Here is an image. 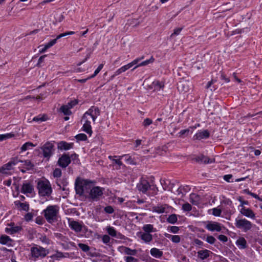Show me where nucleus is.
I'll list each match as a JSON object with an SVG mask.
<instances>
[{
	"label": "nucleus",
	"instance_id": "obj_1",
	"mask_svg": "<svg viewBox=\"0 0 262 262\" xmlns=\"http://www.w3.org/2000/svg\"><path fill=\"white\" fill-rule=\"evenodd\" d=\"M100 115L99 108L95 106H91L83 115L82 121L83 122L82 130L91 136L93 131L91 120L95 122L97 118Z\"/></svg>",
	"mask_w": 262,
	"mask_h": 262
},
{
	"label": "nucleus",
	"instance_id": "obj_2",
	"mask_svg": "<svg viewBox=\"0 0 262 262\" xmlns=\"http://www.w3.org/2000/svg\"><path fill=\"white\" fill-rule=\"evenodd\" d=\"M94 182L78 178L75 181L76 193L79 195H87L93 186Z\"/></svg>",
	"mask_w": 262,
	"mask_h": 262
},
{
	"label": "nucleus",
	"instance_id": "obj_3",
	"mask_svg": "<svg viewBox=\"0 0 262 262\" xmlns=\"http://www.w3.org/2000/svg\"><path fill=\"white\" fill-rule=\"evenodd\" d=\"M59 207L58 205H49L42 211L43 215L47 221L49 223H53L57 221Z\"/></svg>",
	"mask_w": 262,
	"mask_h": 262
},
{
	"label": "nucleus",
	"instance_id": "obj_4",
	"mask_svg": "<svg viewBox=\"0 0 262 262\" xmlns=\"http://www.w3.org/2000/svg\"><path fill=\"white\" fill-rule=\"evenodd\" d=\"M37 189L40 196H49L52 193L51 184L47 179L39 180L37 184Z\"/></svg>",
	"mask_w": 262,
	"mask_h": 262
},
{
	"label": "nucleus",
	"instance_id": "obj_5",
	"mask_svg": "<svg viewBox=\"0 0 262 262\" xmlns=\"http://www.w3.org/2000/svg\"><path fill=\"white\" fill-rule=\"evenodd\" d=\"M20 160L18 157L12 158L6 164L0 167V173L5 175H11L13 173L14 166L17 165Z\"/></svg>",
	"mask_w": 262,
	"mask_h": 262
},
{
	"label": "nucleus",
	"instance_id": "obj_6",
	"mask_svg": "<svg viewBox=\"0 0 262 262\" xmlns=\"http://www.w3.org/2000/svg\"><path fill=\"white\" fill-rule=\"evenodd\" d=\"M49 252L48 249L38 245H35L30 249L31 255L34 260L45 257Z\"/></svg>",
	"mask_w": 262,
	"mask_h": 262
},
{
	"label": "nucleus",
	"instance_id": "obj_7",
	"mask_svg": "<svg viewBox=\"0 0 262 262\" xmlns=\"http://www.w3.org/2000/svg\"><path fill=\"white\" fill-rule=\"evenodd\" d=\"M104 189L99 186H93L86 198L93 201H98L103 195Z\"/></svg>",
	"mask_w": 262,
	"mask_h": 262
},
{
	"label": "nucleus",
	"instance_id": "obj_8",
	"mask_svg": "<svg viewBox=\"0 0 262 262\" xmlns=\"http://www.w3.org/2000/svg\"><path fill=\"white\" fill-rule=\"evenodd\" d=\"M40 149L43 158L49 161L54 152V145L51 142H47L40 147Z\"/></svg>",
	"mask_w": 262,
	"mask_h": 262
},
{
	"label": "nucleus",
	"instance_id": "obj_9",
	"mask_svg": "<svg viewBox=\"0 0 262 262\" xmlns=\"http://www.w3.org/2000/svg\"><path fill=\"white\" fill-rule=\"evenodd\" d=\"M235 225L237 228L242 229L245 232L250 230L252 226L251 222L245 219H236L235 220Z\"/></svg>",
	"mask_w": 262,
	"mask_h": 262
},
{
	"label": "nucleus",
	"instance_id": "obj_10",
	"mask_svg": "<svg viewBox=\"0 0 262 262\" xmlns=\"http://www.w3.org/2000/svg\"><path fill=\"white\" fill-rule=\"evenodd\" d=\"M170 207L166 204H158L156 206H152V211L159 214L167 213L169 212Z\"/></svg>",
	"mask_w": 262,
	"mask_h": 262
},
{
	"label": "nucleus",
	"instance_id": "obj_11",
	"mask_svg": "<svg viewBox=\"0 0 262 262\" xmlns=\"http://www.w3.org/2000/svg\"><path fill=\"white\" fill-rule=\"evenodd\" d=\"M150 187L149 182L145 179L142 178L140 182L137 184L138 190L143 193H146Z\"/></svg>",
	"mask_w": 262,
	"mask_h": 262
},
{
	"label": "nucleus",
	"instance_id": "obj_12",
	"mask_svg": "<svg viewBox=\"0 0 262 262\" xmlns=\"http://www.w3.org/2000/svg\"><path fill=\"white\" fill-rule=\"evenodd\" d=\"M71 162V160L70 159V156L66 154H63L58 159L57 164L62 168H66L70 164Z\"/></svg>",
	"mask_w": 262,
	"mask_h": 262
},
{
	"label": "nucleus",
	"instance_id": "obj_13",
	"mask_svg": "<svg viewBox=\"0 0 262 262\" xmlns=\"http://www.w3.org/2000/svg\"><path fill=\"white\" fill-rule=\"evenodd\" d=\"M195 162L199 163H203L205 164L212 163L215 162L214 159H210L203 155H200L193 159Z\"/></svg>",
	"mask_w": 262,
	"mask_h": 262
},
{
	"label": "nucleus",
	"instance_id": "obj_14",
	"mask_svg": "<svg viewBox=\"0 0 262 262\" xmlns=\"http://www.w3.org/2000/svg\"><path fill=\"white\" fill-rule=\"evenodd\" d=\"M34 190L33 185L29 182L25 181L23 182L20 192L24 194L32 193Z\"/></svg>",
	"mask_w": 262,
	"mask_h": 262
},
{
	"label": "nucleus",
	"instance_id": "obj_15",
	"mask_svg": "<svg viewBox=\"0 0 262 262\" xmlns=\"http://www.w3.org/2000/svg\"><path fill=\"white\" fill-rule=\"evenodd\" d=\"M210 133L207 129L198 131L193 137V140H201L209 137Z\"/></svg>",
	"mask_w": 262,
	"mask_h": 262
},
{
	"label": "nucleus",
	"instance_id": "obj_16",
	"mask_svg": "<svg viewBox=\"0 0 262 262\" xmlns=\"http://www.w3.org/2000/svg\"><path fill=\"white\" fill-rule=\"evenodd\" d=\"M68 223L69 227L73 230L76 232H79L81 231L82 226L78 222L76 221H71L70 219H69Z\"/></svg>",
	"mask_w": 262,
	"mask_h": 262
},
{
	"label": "nucleus",
	"instance_id": "obj_17",
	"mask_svg": "<svg viewBox=\"0 0 262 262\" xmlns=\"http://www.w3.org/2000/svg\"><path fill=\"white\" fill-rule=\"evenodd\" d=\"M206 229L210 231H218L222 230V227L220 223L217 222H213L208 223L206 227Z\"/></svg>",
	"mask_w": 262,
	"mask_h": 262
},
{
	"label": "nucleus",
	"instance_id": "obj_18",
	"mask_svg": "<svg viewBox=\"0 0 262 262\" xmlns=\"http://www.w3.org/2000/svg\"><path fill=\"white\" fill-rule=\"evenodd\" d=\"M240 213L243 215L252 219H255V214L254 212L250 208L246 207H243L240 209Z\"/></svg>",
	"mask_w": 262,
	"mask_h": 262
},
{
	"label": "nucleus",
	"instance_id": "obj_19",
	"mask_svg": "<svg viewBox=\"0 0 262 262\" xmlns=\"http://www.w3.org/2000/svg\"><path fill=\"white\" fill-rule=\"evenodd\" d=\"M74 146L73 143H68L64 141H60L58 143L57 148L61 150H67L73 148Z\"/></svg>",
	"mask_w": 262,
	"mask_h": 262
},
{
	"label": "nucleus",
	"instance_id": "obj_20",
	"mask_svg": "<svg viewBox=\"0 0 262 262\" xmlns=\"http://www.w3.org/2000/svg\"><path fill=\"white\" fill-rule=\"evenodd\" d=\"M137 235L145 243H148L152 240V235L149 233L139 232Z\"/></svg>",
	"mask_w": 262,
	"mask_h": 262
},
{
	"label": "nucleus",
	"instance_id": "obj_21",
	"mask_svg": "<svg viewBox=\"0 0 262 262\" xmlns=\"http://www.w3.org/2000/svg\"><path fill=\"white\" fill-rule=\"evenodd\" d=\"M13 240L9 236L4 234L0 236V244L4 245H7L9 247L12 246Z\"/></svg>",
	"mask_w": 262,
	"mask_h": 262
},
{
	"label": "nucleus",
	"instance_id": "obj_22",
	"mask_svg": "<svg viewBox=\"0 0 262 262\" xmlns=\"http://www.w3.org/2000/svg\"><path fill=\"white\" fill-rule=\"evenodd\" d=\"M189 201L192 205L198 206L202 203L201 196L195 193H191L189 195Z\"/></svg>",
	"mask_w": 262,
	"mask_h": 262
},
{
	"label": "nucleus",
	"instance_id": "obj_23",
	"mask_svg": "<svg viewBox=\"0 0 262 262\" xmlns=\"http://www.w3.org/2000/svg\"><path fill=\"white\" fill-rule=\"evenodd\" d=\"M14 204L20 210L28 211L29 210V204L28 202L21 203L20 201H16Z\"/></svg>",
	"mask_w": 262,
	"mask_h": 262
},
{
	"label": "nucleus",
	"instance_id": "obj_24",
	"mask_svg": "<svg viewBox=\"0 0 262 262\" xmlns=\"http://www.w3.org/2000/svg\"><path fill=\"white\" fill-rule=\"evenodd\" d=\"M210 253H211V252L207 249L200 250L197 252L198 258L201 260H204L208 258Z\"/></svg>",
	"mask_w": 262,
	"mask_h": 262
},
{
	"label": "nucleus",
	"instance_id": "obj_25",
	"mask_svg": "<svg viewBox=\"0 0 262 262\" xmlns=\"http://www.w3.org/2000/svg\"><path fill=\"white\" fill-rule=\"evenodd\" d=\"M236 246L240 249H244L247 247V241L244 237H240L236 241Z\"/></svg>",
	"mask_w": 262,
	"mask_h": 262
},
{
	"label": "nucleus",
	"instance_id": "obj_26",
	"mask_svg": "<svg viewBox=\"0 0 262 262\" xmlns=\"http://www.w3.org/2000/svg\"><path fill=\"white\" fill-rule=\"evenodd\" d=\"M150 253L152 256L157 258H161L163 255V252L156 248H151L150 251Z\"/></svg>",
	"mask_w": 262,
	"mask_h": 262
},
{
	"label": "nucleus",
	"instance_id": "obj_27",
	"mask_svg": "<svg viewBox=\"0 0 262 262\" xmlns=\"http://www.w3.org/2000/svg\"><path fill=\"white\" fill-rule=\"evenodd\" d=\"M22 230V228L20 226H13L10 228H5V232L9 234H13L14 233H16L17 232H19Z\"/></svg>",
	"mask_w": 262,
	"mask_h": 262
},
{
	"label": "nucleus",
	"instance_id": "obj_28",
	"mask_svg": "<svg viewBox=\"0 0 262 262\" xmlns=\"http://www.w3.org/2000/svg\"><path fill=\"white\" fill-rule=\"evenodd\" d=\"M69 254L68 253H66L65 254H64L63 253L57 250L56 251V253L50 256V257L53 259L59 260L62 258L67 257V256Z\"/></svg>",
	"mask_w": 262,
	"mask_h": 262
},
{
	"label": "nucleus",
	"instance_id": "obj_29",
	"mask_svg": "<svg viewBox=\"0 0 262 262\" xmlns=\"http://www.w3.org/2000/svg\"><path fill=\"white\" fill-rule=\"evenodd\" d=\"M56 184L58 186H59V188L62 189L63 191L66 190V187L68 185V182L66 179H62L60 180H57L56 181Z\"/></svg>",
	"mask_w": 262,
	"mask_h": 262
},
{
	"label": "nucleus",
	"instance_id": "obj_30",
	"mask_svg": "<svg viewBox=\"0 0 262 262\" xmlns=\"http://www.w3.org/2000/svg\"><path fill=\"white\" fill-rule=\"evenodd\" d=\"M132 65L130 64V63L121 67L120 68L117 70L114 73L115 75H119L121 74L122 73L125 72L126 70L129 69V68H132Z\"/></svg>",
	"mask_w": 262,
	"mask_h": 262
},
{
	"label": "nucleus",
	"instance_id": "obj_31",
	"mask_svg": "<svg viewBox=\"0 0 262 262\" xmlns=\"http://www.w3.org/2000/svg\"><path fill=\"white\" fill-rule=\"evenodd\" d=\"M165 237L171 240L174 243H179L181 241V237L179 235H172L168 233L165 234Z\"/></svg>",
	"mask_w": 262,
	"mask_h": 262
},
{
	"label": "nucleus",
	"instance_id": "obj_32",
	"mask_svg": "<svg viewBox=\"0 0 262 262\" xmlns=\"http://www.w3.org/2000/svg\"><path fill=\"white\" fill-rule=\"evenodd\" d=\"M19 162L23 163V165L24 166V167L26 169V170H31L32 169L34 166V164L31 162L30 160H27L25 161H19Z\"/></svg>",
	"mask_w": 262,
	"mask_h": 262
},
{
	"label": "nucleus",
	"instance_id": "obj_33",
	"mask_svg": "<svg viewBox=\"0 0 262 262\" xmlns=\"http://www.w3.org/2000/svg\"><path fill=\"white\" fill-rule=\"evenodd\" d=\"M143 230L145 233L154 232L156 231V229L154 228L153 225L151 224H146L144 225L142 227Z\"/></svg>",
	"mask_w": 262,
	"mask_h": 262
},
{
	"label": "nucleus",
	"instance_id": "obj_34",
	"mask_svg": "<svg viewBox=\"0 0 262 262\" xmlns=\"http://www.w3.org/2000/svg\"><path fill=\"white\" fill-rule=\"evenodd\" d=\"M47 120V116L46 115H39L36 117H34L32 121H35L38 123H41L42 122L45 121Z\"/></svg>",
	"mask_w": 262,
	"mask_h": 262
},
{
	"label": "nucleus",
	"instance_id": "obj_35",
	"mask_svg": "<svg viewBox=\"0 0 262 262\" xmlns=\"http://www.w3.org/2000/svg\"><path fill=\"white\" fill-rule=\"evenodd\" d=\"M122 249H123V252L125 254L129 255H136L137 251L136 249H131L128 247H123Z\"/></svg>",
	"mask_w": 262,
	"mask_h": 262
},
{
	"label": "nucleus",
	"instance_id": "obj_36",
	"mask_svg": "<svg viewBox=\"0 0 262 262\" xmlns=\"http://www.w3.org/2000/svg\"><path fill=\"white\" fill-rule=\"evenodd\" d=\"M178 89L182 92H187L189 91V86L186 83L181 82L178 85Z\"/></svg>",
	"mask_w": 262,
	"mask_h": 262
},
{
	"label": "nucleus",
	"instance_id": "obj_37",
	"mask_svg": "<svg viewBox=\"0 0 262 262\" xmlns=\"http://www.w3.org/2000/svg\"><path fill=\"white\" fill-rule=\"evenodd\" d=\"M154 60H155V59L153 58L152 56H151L150 59H149L148 60H145V61H144L143 62H141L139 64H137L135 67H134L133 69L132 70H134L135 69H136V68H137L138 67H139L145 66L148 64L149 63L153 62L154 61Z\"/></svg>",
	"mask_w": 262,
	"mask_h": 262
},
{
	"label": "nucleus",
	"instance_id": "obj_38",
	"mask_svg": "<svg viewBox=\"0 0 262 262\" xmlns=\"http://www.w3.org/2000/svg\"><path fill=\"white\" fill-rule=\"evenodd\" d=\"M35 145H34L32 142H27L24 144L20 148L21 151H25L28 149H31L33 147H35Z\"/></svg>",
	"mask_w": 262,
	"mask_h": 262
},
{
	"label": "nucleus",
	"instance_id": "obj_39",
	"mask_svg": "<svg viewBox=\"0 0 262 262\" xmlns=\"http://www.w3.org/2000/svg\"><path fill=\"white\" fill-rule=\"evenodd\" d=\"M71 109L68 107L66 105H62L60 108V111L64 115H71L72 114V112L70 110Z\"/></svg>",
	"mask_w": 262,
	"mask_h": 262
},
{
	"label": "nucleus",
	"instance_id": "obj_40",
	"mask_svg": "<svg viewBox=\"0 0 262 262\" xmlns=\"http://www.w3.org/2000/svg\"><path fill=\"white\" fill-rule=\"evenodd\" d=\"M177 215L175 214L170 215L167 219V222L172 224L176 223L177 222Z\"/></svg>",
	"mask_w": 262,
	"mask_h": 262
},
{
	"label": "nucleus",
	"instance_id": "obj_41",
	"mask_svg": "<svg viewBox=\"0 0 262 262\" xmlns=\"http://www.w3.org/2000/svg\"><path fill=\"white\" fill-rule=\"evenodd\" d=\"M14 136V134L12 133L0 135V141H3L8 139L11 138Z\"/></svg>",
	"mask_w": 262,
	"mask_h": 262
},
{
	"label": "nucleus",
	"instance_id": "obj_42",
	"mask_svg": "<svg viewBox=\"0 0 262 262\" xmlns=\"http://www.w3.org/2000/svg\"><path fill=\"white\" fill-rule=\"evenodd\" d=\"M196 128V126H190L189 128L181 130L178 134L179 135V136H182L185 135H188L190 132V129H191L192 130Z\"/></svg>",
	"mask_w": 262,
	"mask_h": 262
},
{
	"label": "nucleus",
	"instance_id": "obj_43",
	"mask_svg": "<svg viewBox=\"0 0 262 262\" xmlns=\"http://www.w3.org/2000/svg\"><path fill=\"white\" fill-rule=\"evenodd\" d=\"M106 230L109 235L113 237H116L117 232L114 227L109 226L107 227Z\"/></svg>",
	"mask_w": 262,
	"mask_h": 262
},
{
	"label": "nucleus",
	"instance_id": "obj_44",
	"mask_svg": "<svg viewBox=\"0 0 262 262\" xmlns=\"http://www.w3.org/2000/svg\"><path fill=\"white\" fill-rule=\"evenodd\" d=\"M78 246L81 249V250L84 252H88L90 250V247L88 245L85 244L79 243Z\"/></svg>",
	"mask_w": 262,
	"mask_h": 262
},
{
	"label": "nucleus",
	"instance_id": "obj_45",
	"mask_svg": "<svg viewBox=\"0 0 262 262\" xmlns=\"http://www.w3.org/2000/svg\"><path fill=\"white\" fill-rule=\"evenodd\" d=\"M75 138L77 141H86L88 139L86 135L84 134H78L75 136Z\"/></svg>",
	"mask_w": 262,
	"mask_h": 262
},
{
	"label": "nucleus",
	"instance_id": "obj_46",
	"mask_svg": "<svg viewBox=\"0 0 262 262\" xmlns=\"http://www.w3.org/2000/svg\"><path fill=\"white\" fill-rule=\"evenodd\" d=\"M182 209L183 211L188 212L191 210L192 206L189 203L186 202L182 205Z\"/></svg>",
	"mask_w": 262,
	"mask_h": 262
},
{
	"label": "nucleus",
	"instance_id": "obj_47",
	"mask_svg": "<svg viewBox=\"0 0 262 262\" xmlns=\"http://www.w3.org/2000/svg\"><path fill=\"white\" fill-rule=\"evenodd\" d=\"M62 171L59 168H56L53 172V176L54 178H59L61 176Z\"/></svg>",
	"mask_w": 262,
	"mask_h": 262
},
{
	"label": "nucleus",
	"instance_id": "obj_48",
	"mask_svg": "<svg viewBox=\"0 0 262 262\" xmlns=\"http://www.w3.org/2000/svg\"><path fill=\"white\" fill-rule=\"evenodd\" d=\"M117 157L116 156H109L108 157V158L112 160L113 161V162H114L115 164H117L118 166H120L121 165H122V162H121V159H114L115 158H116Z\"/></svg>",
	"mask_w": 262,
	"mask_h": 262
},
{
	"label": "nucleus",
	"instance_id": "obj_49",
	"mask_svg": "<svg viewBox=\"0 0 262 262\" xmlns=\"http://www.w3.org/2000/svg\"><path fill=\"white\" fill-rule=\"evenodd\" d=\"M153 84L156 86H158L159 89H163L164 87V83L159 80L154 81Z\"/></svg>",
	"mask_w": 262,
	"mask_h": 262
},
{
	"label": "nucleus",
	"instance_id": "obj_50",
	"mask_svg": "<svg viewBox=\"0 0 262 262\" xmlns=\"http://www.w3.org/2000/svg\"><path fill=\"white\" fill-rule=\"evenodd\" d=\"M222 213V210L218 208H214L212 209V214L215 216H220Z\"/></svg>",
	"mask_w": 262,
	"mask_h": 262
},
{
	"label": "nucleus",
	"instance_id": "obj_51",
	"mask_svg": "<svg viewBox=\"0 0 262 262\" xmlns=\"http://www.w3.org/2000/svg\"><path fill=\"white\" fill-rule=\"evenodd\" d=\"M206 242L210 244H213L216 241V239L211 235L207 236L206 239Z\"/></svg>",
	"mask_w": 262,
	"mask_h": 262
},
{
	"label": "nucleus",
	"instance_id": "obj_52",
	"mask_svg": "<svg viewBox=\"0 0 262 262\" xmlns=\"http://www.w3.org/2000/svg\"><path fill=\"white\" fill-rule=\"evenodd\" d=\"M104 211L108 214H112L114 212L113 207L111 206H107L104 208Z\"/></svg>",
	"mask_w": 262,
	"mask_h": 262
},
{
	"label": "nucleus",
	"instance_id": "obj_53",
	"mask_svg": "<svg viewBox=\"0 0 262 262\" xmlns=\"http://www.w3.org/2000/svg\"><path fill=\"white\" fill-rule=\"evenodd\" d=\"M59 38H57V36L55 39L51 40L50 41H49V42H48L46 44V45L47 46V47L48 48H50L51 47H52L53 46H54L57 42V40Z\"/></svg>",
	"mask_w": 262,
	"mask_h": 262
},
{
	"label": "nucleus",
	"instance_id": "obj_54",
	"mask_svg": "<svg viewBox=\"0 0 262 262\" xmlns=\"http://www.w3.org/2000/svg\"><path fill=\"white\" fill-rule=\"evenodd\" d=\"M59 38H57V36L55 39L51 40L50 41H49V42H48L46 44V45L47 46V47L48 48H50L51 47H52L53 46H54L57 42V40Z\"/></svg>",
	"mask_w": 262,
	"mask_h": 262
},
{
	"label": "nucleus",
	"instance_id": "obj_55",
	"mask_svg": "<svg viewBox=\"0 0 262 262\" xmlns=\"http://www.w3.org/2000/svg\"><path fill=\"white\" fill-rule=\"evenodd\" d=\"M183 27L177 28L174 29L173 33L171 34L170 37H172L173 36L178 35L180 34L181 31L183 29Z\"/></svg>",
	"mask_w": 262,
	"mask_h": 262
},
{
	"label": "nucleus",
	"instance_id": "obj_56",
	"mask_svg": "<svg viewBox=\"0 0 262 262\" xmlns=\"http://www.w3.org/2000/svg\"><path fill=\"white\" fill-rule=\"evenodd\" d=\"M152 123V121L151 119L149 118H146L144 120L142 124L144 127H147L150 125Z\"/></svg>",
	"mask_w": 262,
	"mask_h": 262
},
{
	"label": "nucleus",
	"instance_id": "obj_57",
	"mask_svg": "<svg viewBox=\"0 0 262 262\" xmlns=\"http://www.w3.org/2000/svg\"><path fill=\"white\" fill-rule=\"evenodd\" d=\"M77 103H78V101L77 100H74L71 101L70 102H68L66 105L68 106V107H69L70 109H71L74 106H75Z\"/></svg>",
	"mask_w": 262,
	"mask_h": 262
},
{
	"label": "nucleus",
	"instance_id": "obj_58",
	"mask_svg": "<svg viewBox=\"0 0 262 262\" xmlns=\"http://www.w3.org/2000/svg\"><path fill=\"white\" fill-rule=\"evenodd\" d=\"M149 189H150L152 191V193L154 195L156 194L158 191V187L154 184H150V187Z\"/></svg>",
	"mask_w": 262,
	"mask_h": 262
},
{
	"label": "nucleus",
	"instance_id": "obj_59",
	"mask_svg": "<svg viewBox=\"0 0 262 262\" xmlns=\"http://www.w3.org/2000/svg\"><path fill=\"white\" fill-rule=\"evenodd\" d=\"M120 158L125 157V160L128 162L130 164H135L134 162H133V160H132L130 156H129L128 155H123L121 157H120Z\"/></svg>",
	"mask_w": 262,
	"mask_h": 262
},
{
	"label": "nucleus",
	"instance_id": "obj_60",
	"mask_svg": "<svg viewBox=\"0 0 262 262\" xmlns=\"http://www.w3.org/2000/svg\"><path fill=\"white\" fill-rule=\"evenodd\" d=\"M75 34L74 31H68L63 33H61L57 36V38H60L62 37H64L67 35H73Z\"/></svg>",
	"mask_w": 262,
	"mask_h": 262
},
{
	"label": "nucleus",
	"instance_id": "obj_61",
	"mask_svg": "<svg viewBox=\"0 0 262 262\" xmlns=\"http://www.w3.org/2000/svg\"><path fill=\"white\" fill-rule=\"evenodd\" d=\"M144 56H142L140 57H138L134 59L133 61L130 62V64L132 65V67H133L134 65L138 64L140 61L144 59Z\"/></svg>",
	"mask_w": 262,
	"mask_h": 262
},
{
	"label": "nucleus",
	"instance_id": "obj_62",
	"mask_svg": "<svg viewBox=\"0 0 262 262\" xmlns=\"http://www.w3.org/2000/svg\"><path fill=\"white\" fill-rule=\"evenodd\" d=\"M126 262H138V260L137 258L132 256H126L125 257Z\"/></svg>",
	"mask_w": 262,
	"mask_h": 262
},
{
	"label": "nucleus",
	"instance_id": "obj_63",
	"mask_svg": "<svg viewBox=\"0 0 262 262\" xmlns=\"http://www.w3.org/2000/svg\"><path fill=\"white\" fill-rule=\"evenodd\" d=\"M35 222L38 225H42L45 223V220L42 217L39 216L36 218Z\"/></svg>",
	"mask_w": 262,
	"mask_h": 262
},
{
	"label": "nucleus",
	"instance_id": "obj_64",
	"mask_svg": "<svg viewBox=\"0 0 262 262\" xmlns=\"http://www.w3.org/2000/svg\"><path fill=\"white\" fill-rule=\"evenodd\" d=\"M217 238L223 243L227 242L228 241V237L225 235H220L218 236Z\"/></svg>",
	"mask_w": 262,
	"mask_h": 262
}]
</instances>
